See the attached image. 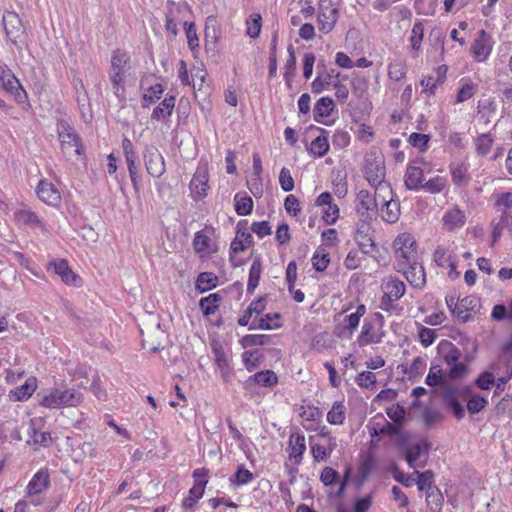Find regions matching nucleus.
Returning <instances> with one entry per match:
<instances>
[{"mask_svg":"<svg viewBox=\"0 0 512 512\" xmlns=\"http://www.w3.org/2000/svg\"><path fill=\"white\" fill-rule=\"evenodd\" d=\"M147 172L152 177H160L165 172V161L162 154L154 146H148L143 152Z\"/></svg>","mask_w":512,"mask_h":512,"instance_id":"9","label":"nucleus"},{"mask_svg":"<svg viewBox=\"0 0 512 512\" xmlns=\"http://www.w3.org/2000/svg\"><path fill=\"white\" fill-rule=\"evenodd\" d=\"M75 90L81 116L85 122H89L92 119V111L87 91H79L77 84H75Z\"/></svg>","mask_w":512,"mask_h":512,"instance_id":"29","label":"nucleus"},{"mask_svg":"<svg viewBox=\"0 0 512 512\" xmlns=\"http://www.w3.org/2000/svg\"><path fill=\"white\" fill-rule=\"evenodd\" d=\"M175 96L166 97L157 107L153 109L151 119L153 120H166L171 116L175 107Z\"/></svg>","mask_w":512,"mask_h":512,"instance_id":"24","label":"nucleus"},{"mask_svg":"<svg viewBox=\"0 0 512 512\" xmlns=\"http://www.w3.org/2000/svg\"><path fill=\"white\" fill-rule=\"evenodd\" d=\"M246 34L251 38H257L262 28V17L258 13H254L246 20Z\"/></svg>","mask_w":512,"mask_h":512,"instance_id":"37","label":"nucleus"},{"mask_svg":"<svg viewBox=\"0 0 512 512\" xmlns=\"http://www.w3.org/2000/svg\"><path fill=\"white\" fill-rule=\"evenodd\" d=\"M466 401H467V410L470 414L479 413L488 404L487 399L482 396H479V395H474L470 398L468 396Z\"/></svg>","mask_w":512,"mask_h":512,"instance_id":"53","label":"nucleus"},{"mask_svg":"<svg viewBox=\"0 0 512 512\" xmlns=\"http://www.w3.org/2000/svg\"><path fill=\"white\" fill-rule=\"evenodd\" d=\"M406 75V66L403 61L395 60L389 64L388 76L394 81H400Z\"/></svg>","mask_w":512,"mask_h":512,"instance_id":"49","label":"nucleus"},{"mask_svg":"<svg viewBox=\"0 0 512 512\" xmlns=\"http://www.w3.org/2000/svg\"><path fill=\"white\" fill-rule=\"evenodd\" d=\"M261 271V262L259 260H254L249 271V279L247 283L248 293H253L258 286L261 277Z\"/></svg>","mask_w":512,"mask_h":512,"instance_id":"36","label":"nucleus"},{"mask_svg":"<svg viewBox=\"0 0 512 512\" xmlns=\"http://www.w3.org/2000/svg\"><path fill=\"white\" fill-rule=\"evenodd\" d=\"M58 136L61 142V149L68 159L78 157L82 153L80 138L66 122L58 124Z\"/></svg>","mask_w":512,"mask_h":512,"instance_id":"4","label":"nucleus"},{"mask_svg":"<svg viewBox=\"0 0 512 512\" xmlns=\"http://www.w3.org/2000/svg\"><path fill=\"white\" fill-rule=\"evenodd\" d=\"M0 83L3 89L14 96L18 103L25 102L27 94L20 81L7 65L0 64Z\"/></svg>","mask_w":512,"mask_h":512,"instance_id":"6","label":"nucleus"},{"mask_svg":"<svg viewBox=\"0 0 512 512\" xmlns=\"http://www.w3.org/2000/svg\"><path fill=\"white\" fill-rule=\"evenodd\" d=\"M130 69V55L121 49L113 51L110 72L126 74Z\"/></svg>","mask_w":512,"mask_h":512,"instance_id":"19","label":"nucleus"},{"mask_svg":"<svg viewBox=\"0 0 512 512\" xmlns=\"http://www.w3.org/2000/svg\"><path fill=\"white\" fill-rule=\"evenodd\" d=\"M423 170L420 167L408 166L405 173V185L409 190L422 188Z\"/></svg>","mask_w":512,"mask_h":512,"instance_id":"26","label":"nucleus"},{"mask_svg":"<svg viewBox=\"0 0 512 512\" xmlns=\"http://www.w3.org/2000/svg\"><path fill=\"white\" fill-rule=\"evenodd\" d=\"M143 338V346L151 352H156L165 340V332L161 330L160 324H157L156 328L151 332L144 335L141 330Z\"/></svg>","mask_w":512,"mask_h":512,"instance_id":"22","label":"nucleus"},{"mask_svg":"<svg viewBox=\"0 0 512 512\" xmlns=\"http://www.w3.org/2000/svg\"><path fill=\"white\" fill-rule=\"evenodd\" d=\"M386 414L393 423L398 424L400 427L403 426V422L406 416V410L403 406L394 404L386 408Z\"/></svg>","mask_w":512,"mask_h":512,"instance_id":"46","label":"nucleus"},{"mask_svg":"<svg viewBox=\"0 0 512 512\" xmlns=\"http://www.w3.org/2000/svg\"><path fill=\"white\" fill-rule=\"evenodd\" d=\"M82 400V393L74 388L66 390L52 388L41 396L39 403L43 407L57 409L64 406H77Z\"/></svg>","mask_w":512,"mask_h":512,"instance_id":"1","label":"nucleus"},{"mask_svg":"<svg viewBox=\"0 0 512 512\" xmlns=\"http://www.w3.org/2000/svg\"><path fill=\"white\" fill-rule=\"evenodd\" d=\"M444 502V497L441 491L436 488H429V492L426 493L427 507L431 512H441Z\"/></svg>","mask_w":512,"mask_h":512,"instance_id":"34","label":"nucleus"},{"mask_svg":"<svg viewBox=\"0 0 512 512\" xmlns=\"http://www.w3.org/2000/svg\"><path fill=\"white\" fill-rule=\"evenodd\" d=\"M253 479V474L246 469L243 465L239 466L234 476L230 479L231 482L237 485H244Z\"/></svg>","mask_w":512,"mask_h":512,"instance_id":"60","label":"nucleus"},{"mask_svg":"<svg viewBox=\"0 0 512 512\" xmlns=\"http://www.w3.org/2000/svg\"><path fill=\"white\" fill-rule=\"evenodd\" d=\"M290 458L299 463L306 450L305 437L298 433L291 434L289 439Z\"/></svg>","mask_w":512,"mask_h":512,"instance_id":"25","label":"nucleus"},{"mask_svg":"<svg viewBox=\"0 0 512 512\" xmlns=\"http://www.w3.org/2000/svg\"><path fill=\"white\" fill-rule=\"evenodd\" d=\"M429 140H430L429 135L421 134V133H412L408 138V142L413 147H416V148L420 149L421 151H423L427 148Z\"/></svg>","mask_w":512,"mask_h":512,"instance_id":"64","label":"nucleus"},{"mask_svg":"<svg viewBox=\"0 0 512 512\" xmlns=\"http://www.w3.org/2000/svg\"><path fill=\"white\" fill-rule=\"evenodd\" d=\"M446 185V179L441 176H436L435 178L430 179L425 184L422 185V188L430 193H439L441 192Z\"/></svg>","mask_w":512,"mask_h":512,"instance_id":"59","label":"nucleus"},{"mask_svg":"<svg viewBox=\"0 0 512 512\" xmlns=\"http://www.w3.org/2000/svg\"><path fill=\"white\" fill-rule=\"evenodd\" d=\"M417 475L416 484L420 491L426 490V493L429 492V488H436L435 485L432 484L434 474L432 471L427 470L423 473H420L418 470L414 472Z\"/></svg>","mask_w":512,"mask_h":512,"instance_id":"43","label":"nucleus"},{"mask_svg":"<svg viewBox=\"0 0 512 512\" xmlns=\"http://www.w3.org/2000/svg\"><path fill=\"white\" fill-rule=\"evenodd\" d=\"M468 396L470 391L466 387L449 386L443 392V401L457 420H461L465 415L461 402L466 401Z\"/></svg>","mask_w":512,"mask_h":512,"instance_id":"5","label":"nucleus"},{"mask_svg":"<svg viewBox=\"0 0 512 512\" xmlns=\"http://www.w3.org/2000/svg\"><path fill=\"white\" fill-rule=\"evenodd\" d=\"M288 52H289V57L286 61L285 67H284V69H285L284 79H285L286 85L290 88L291 84H292V79L296 72V56H295L292 46H289Z\"/></svg>","mask_w":512,"mask_h":512,"instance_id":"38","label":"nucleus"},{"mask_svg":"<svg viewBox=\"0 0 512 512\" xmlns=\"http://www.w3.org/2000/svg\"><path fill=\"white\" fill-rule=\"evenodd\" d=\"M493 137L491 134H481L476 139V150L479 155H486L492 146Z\"/></svg>","mask_w":512,"mask_h":512,"instance_id":"54","label":"nucleus"},{"mask_svg":"<svg viewBox=\"0 0 512 512\" xmlns=\"http://www.w3.org/2000/svg\"><path fill=\"white\" fill-rule=\"evenodd\" d=\"M52 267L55 274L59 275L62 281L68 285L76 284L79 279L77 275L69 267L68 263L64 259H58L49 264Z\"/></svg>","mask_w":512,"mask_h":512,"instance_id":"21","label":"nucleus"},{"mask_svg":"<svg viewBox=\"0 0 512 512\" xmlns=\"http://www.w3.org/2000/svg\"><path fill=\"white\" fill-rule=\"evenodd\" d=\"M465 214L458 207H454L447 211L443 216V223L446 229L454 230L460 228L465 224Z\"/></svg>","mask_w":512,"mask_h":512,"instance_id":"23","label":"nucleus"},{"mask_svg":"<svg viewBox=\"0 0 512 512\" xmlns=\"http://www.w3.org/2000/svg\"><path fill=\"white\" fill-rule=\"evenodd\" d=\"M335 81H330L328 74L318 73V76L311 84L312 92L319 94L326 90L329 86L333 85Z\"/></svg>","mask_w":512,"mask_h":512,"instance_id":"52","label":"nucleus"},{"mask_svg":"<svg viewBox=\"0 0 512 512\" xmlns=\"http://www.w3.org/2000/svg\"><path fill=\"white\" fill-rule=\"evenodd\" d=\"M126 74H121V73H116V72H110L109 71V80L111 82V85H112V90H113V93L117 96V97H121L123 98L124 97V92H125V88H124V77H125Z\"/></svg>","mask_w":512,"mask_h":512,"instance_id":"47","label":"nucleus"},{"mask_svg":"<svg viewBox=\"0 0 512 512\" xmlns=\"http://www.w3.org/2000/svg\"><path fill=\"white\" fill-rule=\"evenodd\" d=\"M328 150L329 143L327 137L325 136H318L311 142L310 152L317 157L324 156Z\"/></svg>","mask_w":512,"mask_h":512,"instance_id":"45","label":"nucleus"},{"mask_svg":"<svg viewBox=\"0 0 512 512\" xmlns=\"http://www.w3.org/2000/svg\"><path fill=\"white\" fill-rule=\"evenodd\" d=\"M395 254V269L403 270V267L417 261L416 242L412 235L403 233L393 243Z\"/></svg>","mask_w":512,"mask_h":512,"instance_id":"2","label":"nucleus"},{"mask_svg":"<svg viewBox=\"0 0 512 512\" xmlns=\"http://www.w3.org/2000/svg\"><path fill=\"white\" fill-rule=\"evenodd\" d=\"M339 217V208L336 204L330 203L325 206L322 212V219L328 225L334 224Z\"/></svg>","mask_w":512,"mask_h":512,"instance_id":"61","label":"nucleus"},{"mask_svg":"<svg viewBox=\"0 0 512 512\" xmlns=\"http://www.w3.org/2000/svg\"><path fill=\"white\" fill-rule=\"evenodd\" d=\"M452 181L459 186H466L470 181L468 168L463 163L453 164L450 166Z\"/></svg>","mask_w":512,"mask_h":512,"instance_id":"33","label":"nucleus"},{"mask_svg":"<svg viewBox=\"0 0 512 512\" xmlns=\"http://www.w3.org/2000/svg\"><path fill=\"white\" fill-rule=\"evenodd\" d=\"M339 0H319L317 23L324 34L330 33L339 18Z\"/></svg>","mask_w":512,"mask_h":512,"instance_id":"3","label":"nucleus"},{"mask_svg":"<svg viewBox=\"0 0 512 512\" xmlns=\"http://www.w3.org/2000/svg\"><path fill=\"white\" fill-rule=\"evenodd\" d=\"M364 175L371 186L380 184L385 179L386 169L382 157L368 156L365 159Z\"/></svg>","mask_w":512,"mask_h":512,"instance_id":"8","label":"nucleus"},{"mask_svg":"<svg viewBox=\"0 0 512 512\" xmlns=\"http://www.w3.org/2000/svg\"><path fill=\"white\" fill-rule=\"evenodd\" d=\"M356 383L361 388H372L376 384V375L370 371L361 372L356 378Z\"/></svg>","mask_w":512,"mask_h":512,"instance_id":"63","label":"nucleus"},{"mask_svg":"<svg viewBox=\"0 0 512 512\" xmlns=\"http://www.w3.org/2000/svg\"><path fill=\"white\" fill-rule=\"evenodd\" d=\"M31 430H32V435H31L32 440H28V443L32 442L35 445L43 446V447L50 445V443L52 442V438H51V435L49 432H38V431H36L35 428H32Z\"/></svg>","mask_w":512,"mask_h":512,"instance_id":"62","label":"nucleus"},{"mask_svg":"<svg viewBox=\"0 0 512 512\" xmlns=\"http://www.w3.org/2000/svg\"><path fill=\"white\" fill-rule=\"evenodd\" d=\"M383 292L389 302L397 301L405 293V284L401 280L390 278L383 284Z\"/></svg>","mask_w":512,"mask_h":512,"instance_id":"20","label":"nucleus"},{"mask_svg":"<svg viewBox=\"0 0 512 512\" xmlns=\"http://www.w3.org/2000/svg\"><path fill=\"white\" fill-rule=\"evenodd\" d=\"M356 211L364 221L372 220L377 212V200L368 190H360L356 197Z\"/></svg>","mask_w":512,"mask_h":512,"instance_id":"10","label":"nucleus"},{"mask_svg":"<svg viewBox=\"0 0 512 512\" xmlns=\"http://www.w3.org/2000/svg\"><path fill=\"white\" fill-rule=\"evenodd\" d=\"M346 408L342 402L334 403L332 409L327 414V421L333 425L342 424L345 419Z\"/></svg>","mask_w":512,"mask_h":512,"instance_id":"39","label":"nucleus"},{"mask_svg":"<svg viewBox=\"0 0 512 512\" xmlns=\"http://www.w3.org/2000/svg\"><path fill=\"white\" fill-rule=\"evenodd\" d=\"M15 220L22 225L29 226L32 229H40L45 231V225L38 217V215L28 209H21L15 212L14 214Z\"/></svg>","mask_w":512,"mask_h":512,"instance_id":"18","label":"nucleus"},{"mask_svg":"<svg viewBox=\"0 0 512 512\" xmlns=\"http://www.w3.org/2000/svg\"><path fill=\"white\" fill-rule=\"evenodd\" d=\"M36 193L42 202L51 206H56L61 201V194L59 190L47 180H42L39 182Z\"/></svg>","mask_w":512,"mask_h":512,"instance_id":"15","label":"nucleus"},{"mask_svg":"<svg viewBox=\"0 0 512 512\" xmlns=\"http://www.w3.org/2000/svg\"><path fill=\"white\" fill-rule=\"evenodd\" d=\"M440 349L443 354L444 361L448 365L456 363L461 357L460 350L452 343L443 344Z\"/></svg>","mask_w":512,"mask_h":512,"instance_id":"42","label":"nucleus"},{"mask_svg":"<svg viewBox=\"0 0 512 512\" xmlns=\"http://www.w3.org/2000/svg\"><path fill=\"white\" fill-rule=\"evenodd\" d=\"M479 306V301L474 296H467L460 300L459 304L455 306L453 313L463 322L471 319L472 313H476Z\"/></svg>","mask_w":512,"mask_h":512,"instance_id":"16","label":"nucleus"},{"mask_svg":"<svg viewBox=\"0 0 512 512\" xmlns=\"http://www.w3.org/2000/svg\"><path fill=\"white\" fill-rule=\"evenodd\" d=\"M334 106V101L330 97L320 98L314 107V120L316 122H321V118L330 116Z\"/></svg>","mask_w":512,"mask_h":512,"instance_id":"31","label":"nucleus"},{"mask_svg":"<svg viewBox=\"0 0 512 512\" xmlns=\"http://www.w3.org/2000/svg\"><path fill=\"white\" fill-rule=\"evenodd\" d=\"M208 180L209 176L207 165H199L190 182V189L195 198L202 199L207 195L209 190Z\"/></svg>","mask_w":512,"mask_h":512,"instance_id":"12","label":"nucleus"},{"mask_svg":"<svg viewBox=\"0 0 512 512\" xmlns=\"http://www.w3.org/2000/svg\"><path fill=\"white\" fill-rule=\"evenodd\" d=\"M382 219L388 223H395L400 216V205L394 199L384 202L381 208Z\"/></svg>","mask_w":512,"mask_h":512,"instance_id":"30","label":"nucleus"},{"mask_svg":"<svg viewBox=\"0 0 512 512\" xmlns=\"http://www.w3.org/2000/svg\"><path fill=\"white\" fill-rule=\"evenodd\" d=\"M370 226L366 221L362 223L356 230L355 240L359 244L363 252L369 253L370 249L374 247V242L369 236Z\"/></svg>","mask_w":512,"mask_h":512,"instance_id":"28","label":"nucleus"},{"mask_svg":"<svg viewBox=\"0 0 512 512\" xmlns=\"http://www.w3.org/2000/svg\"><path fill=\"white\" fill-rule=\"evenodd\" d=\"M50 484L49 473L47 469H40L31 479L27 486L29 496L38 495L48 489Z\"/></svg>","mask_w":512,"mask_h":512,"instance_id":"17","label":"nucleus"},{"mask_svg":"<svg viewBox=\"0 0 512 512\" xmlns=\"http://www.w3.org/2000/svg\"><path fill=\"white\" fill-rule=\"evenodd\" d=\"M2 22L6 36L11 43L16 45L18 42H21L25 34V28L18 14L12 11H6L3 14Z\"/></svg>","mask_w":512,"mask_h":512,"instance_id":"7","label":"nucleus"},{"mask_svg":"<svg viewBox=\"0 0 512 512\" xmlns=\"http://www.w3.org/2000/svg\"><path fill=\"white\" fill-rule=\"evenodd\" d=\"M207 480L197 481L189 490V495L183 499L182 507L186 510L192 509L196 502L203 496Z\"/></svg>","mask_w":512,"mask_h":512,"instance_id":"27","label":"nucleus"},{"mask_svg":"<svg viewBox=\"0 0 512 512\" xmlns=\"http://www.w3.org/2000/svg\"><path fill=\"white\" fill-rule=\"evenodd\" d=\"M375 188V198L378 201H381L382 203L389 201V199L392 198V188L390 185L383 180L380 184H374L373 186Z\"/></svg>","mask_w":512,"mask_h":512,"instance_id":"51","label":"nucleus"},{"mask_svg":"<svg viewBox=\"0 0 512 512\" xmlns=\"http://www.w3.org/2000/svg\"><path fill=\"white\" fill-rule=\"evenodd\" d=\"M253 200L250 196H235V210L238 215L246 216L252 212Z\"/></svg>","mask_w":512,"mask_h":512,"instance_id":"40","label":"nucleus"},{"mask_svg":"<svg viewBox=\"0 0 512 512\" xmlns=\"http://www.w3.org/2000/svg\"><path fill=\"white\" fill-rule=\"evenodd\" d=\"M280 319V314L278 313H269L264 317L260 318L257 323L255 321L252 322L249 330L253 329H262V330H271L274 328L280 327L278 320Z\"/></svg>","mask_w":512,"mask_h":512,"instance_id":"32","label":"nucleus"},{"mask_svg":"<svg viewBox=\"0 0 512 512\" xmlns=\"http://www.w3.org/2000/svg\"><path fill=\"white\" fill-rule=\"evenodd\" d=\"M397 271L402 273L409 284L415 288L421 289L426 284L424 268L418 261L410 263V265H406V267H403V270Z\"/></svg>","mask_w":512,"mask_h":512,"instance_id":"14","label":"nucleus"},{"mask_svg":"<svg viewBox=\"0 0 512 512\" xmlns=\"http://www.w3.org/2000/svg\"><path fill=\"white\" fill-rule=\"evenodd\" d=\"M253 378L257 384L264 387L274 386L278 382L277 375L271 370L258 372L253 376Z\"/></svg>","mask_w":512,"mask_h":512,"instance_id":"44","label":"nucleus"},{"mask_svg":"<svg viewBox=\"0 0 512 512\" xmlns=\"http://www.w3.org/2000/svg\"><path fill=\"white\" fill-rule=\"evenodd\" d=\"M428 456V444L420 441L405 450V459L408 465L415 470L426 465Z\"/></svg>","mask_w":512,"mask_h":512,"instance_id":"11","label":"nucleus"},{"mask_svg":"<svg viewBox=\"0 0 512 512\" xmlns=\"http://www.w3.org/2000/svg\"><path fill=\"white\" fill-rule=\"evenodd\" d=\"M220 300L221 297L216 293L202 298L199 302V306L202 309L203 314L206 316L214 314L219 307Z\"/></svg>","mask_w":512,"mask_h":512,"instance_id":"35","label":"nucleus"},{"mask_svg":"<svg viewBox=\"0 0 512 512\" xmlns=\"http://www.w3.org/2000/svg\"><path fill=\"white\" fill-rule=\"evenodd\" d=\"M378 340L374 339L373 326L370 323H365L362 326V331L358 337V343L360 346H366L371 343H376Z\"/></svg>","mask_w":512,"mask_h":512,"instance_id":"57","label":"nucleus"},{"mask_svg":"<svg viewBox=\"0 0 512 512\" xmlns=\"http://www.w3.org/2000/svg\"><path fill=\"white\" fill-rule=\"evenodd\" d=\"M492 50L491 37L485 30L478 32L477 38L471 45V52L474 58L479 61H485Z\"/></svg>","mask_w":512,"mask_h":512,"instance_id":"13","label":"nucleus"},{"mask_svg":"<svg viewBox=\"0 0 512 512\" xmlns=\"http://www.w3.org/2000/svg\"><path fill=\"white\" fill-rule=\"evenodd\" d=\"M434 261L440 267H450L452 270L455 269V264L451 260V255L448 251L442 247H438L434 252Z\"/></svg>","mask_w":512,"mask_h":512,"instance_id":"48","label":"nucleus"},{"mask_svg":"<svg viewBox=\"0 0 512 512\" xmlns=\"http://www.w3.org/2000/svg\"><path fill=\"white\" fill-rule=\"evenodd\" d=\"M217 283V277L214 276L212 273L204 272L201 273L196 281V287L197 289L201 291H207L213 287L216 286Z\"/></svg>","mask_w":512,"mask_h":512,"instance_id":"50","label":"nucleus"},{"mask_svg":"<svg viewBox=\"0 0 512 512\" xmlns=\"http://www.w3.org/2000/svg\"><path fill=\"white\" fill-rule=\"evenodd\" d=\"M164 92L162 84L156 83L150 86L143 94V100L148 103H155L159 100Z\"/></svg>","mask_w":512,"mask_h":512,"instance_id":"56","label":"nucleus"},{"mask_svg":"<svg viewBox=\"0 0 512 512\" xmlns=\"http://www.w3.org/2000/svg\"><path fill=\"white\" fill-rule=\"evenodd\" d=\"M410 43L413 50H419L424 36V26L421 22L413 25Z\"/></svg>","mask_w":512,"mask_h":512,"instance_id":"55","label":"nucleus"},{"mask_svg":"<svg viewBox=\"0 0 512 512\" xmlns=\"http://www.w3.org/2000/svg\"><path fill=\"white\" fill-rule=\"evenodd\" d=\"M36 386L37 385L35 378L27 379L23 385L16 388L14 392L16 400L22 401L30 397L32 393L35 391Z\"/></svg>","mask_w":512,"mask_h":512,"instance_id":"41","label":"nucleus"},{"mask_svg":"<svg viewBox=\"0 0 512 512\" xmlns=\"http://www.w3.org/2000/svg\"><path fill=\"white\" fill-rule=\"evenodd\" d=\"M271 337L269 335H246L242 339L244 347L250 346H264L270 342Z\"/></svg>","mask_w":512,"mask_h":512,"instance_id":"58","label":"nucleus"}]
</instances>
